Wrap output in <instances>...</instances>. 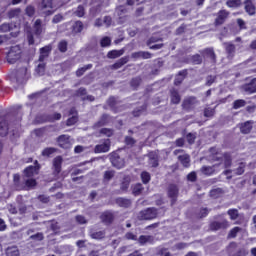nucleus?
I'll use <instances>...</instances> for the list:
<instances>
[{"label":"nucleus","mask_w":256,"mask_h":256,"mask_svg":"<svg viewBox=\"0 0 256 256\" xmlns=\"http://www.w3.org/2000/svg\"><path fill=\"white\" fill-rule=\"evenodd\" d=\"M21 46L16 45L9 48L7 54H6V61L10 65H14V63H17L19 59H21Z\"/></svg>","instance_id":"nucleus-1"},{"label":"nucleus","mask_w":256,"mask_h":256,"mask_svg":"<svg viewBox=\"0 0 256 256\" xmlns=\"http://www.w3.org/2000/svg\"><path fill=\"white\" fill-rule=\"evenodd\" d=\"M63 4H57V0H43L41 3V11L44 15H53L57 7Z\"/></svg>","instance_id":"nucleus-2"},{"label":"nucleus","mask_w":256,"mask_h":256,"mask_svg":"<svg viewBox=\"0 0 256 256\" xmlns=\"http://www.w3.org/2000/svg\"><path fill=\"white\" fill-rule=\"evenodd\" d=\"M157 209L156 208H147L142 210L138 214L139 221H151V219H157Z\"/></svg>","instance_id":"nucleus-3"},{"label":"nucleus","mask_w":256,"mask_h":256,"mask_svg":"<svg viewBox=\"0 0 256 256\" xmlns=\"http://www.w3.org/2000/svg\"><path fill=\"white\" fill-rule=\"evenodd\" d=\"M166 191L167 197L171 201V205H175V203H177V198L179 197V186L176 184H169Z\"/></svg>","instance_id":"nucleus-4"},{"label":"nucleus","mask_w":256,"mask_h":256,"mask_svg":"<svg viewBox=\"0 0 256 256\" xmlns=\"http://www.w3.org/2000/svg\"><path fill=\"white\" fill-rule=\"evenodd\" d=\"M17 125H19V120H15V118H0V129H9L17 127Z\"/></svg>","instance_id":"nucleus-5"},{"label":"nucleus","mask_w":256,"mask_h":256,"mask_svg":"<svg viewBox=\"0 0 256 256\" xmlns=\"http://www.w3.org/2000/svg\"><path fill=\"white\" fill-rule=\"evenodd\" d=\"M62 165H63V157L62 156H56L52 161V172L55 177L59 175L62 171Z\"/></svg>","instance_id":"nucleus-6"},{"label":"nucleus","mask_w":256,"mask_h":256,"mask_svg":"<svg viewBox=\"0 0 256 256\" xmlns=\"http://www.w3.org/2000/svg\"><path fill=\"white\" fill-rule=\"evenodd\" d=\"M29 77V71L27 68L23 67L18 70L16 73L10 74V79H16V81L22 82L24 79Z\"/></svg>","instance_id":"nucleus-7"},{"label":"nucleus","mask_w":256,"mask_h":256,"mask_svg":"<svg viewBox=\"0 0 256 256\" xmlns=\"http://www.w3.org/2000/svg\"><path fill=\"white\" fill-rule=\"evenodd\" d=\"M110 161L116 169H123V167H125V160H123V158H121L117 153L111 154Z\"/></svg>","instance_id":"nucleus-8"},{"label":"nucleus","mask_w":256,"mask_h":256,"mask_svg":"<svg viewBox=\"0 0 256 256\" xmlns=\"http://www.w3.org/2000/svg\"><path fill=\"white\" fill-rule=\"evenodd\" d=\"M26 233L27 235H30L29 241H33L34 243H38L39 241H43V239H45L43 232L33 234L35 233V229H28Z\"/></svg>","instance_id":"nucleus-9"},{"label":"nucleus","mask_w":256,"mask_h":256,"mask_svg":"<svg viewBox=\"0 0 256 256\" xmlns=\"http://www.w3.org/2000/svg\"><path fill=\"white\" fill-rule=\"evenodd\" d=\"M57 142L62 149H71V137L61 135L58 137Z\"/></svg>","instance_id":"nucleus-10"},{"label":"nucleus","mask_w":256,"mask_h":256,"mask_svg":"<svg viewBox=\"0 0 256 256\" xmlns=\"http://www.w3.org/2000/svg\"><path fill=\"white\" fill-rule=\"evenodd\" d=\"M229 227V221H214L210 224L211 231H219V229H227Z\"/></svg>","instance_id":"nucleus-11"},{"label":"nucleus","mask_w":256,"mask_h":256,"mask_svg":"<svg viewBox=\"0 0 256 256\" xmlns=\"http://www.w3.org/2000/svg\"><path fill=\"white\" fill-rule=\"evenodd\" d=\"M116 205L118 207H122L123 209H129L131 205H133V200L129 198H124V197H118L115 200Z\"/></svg>","instance_id":"nucleus-12"},{"label":"nucleus","mask_w":256,"mask_h":256,"mask_svg":"<svg viewBox=\"0 0 256 256\" xmlns=\"http://www.w3.org/2000/svg\"><path fill=\"white\" fill-rule=\"evenodd\" d=\"M13 27L16 31L12 32L11 35L12 37H17V35L19 34V28L17 27V25L4 23L0 26V31L2 33H7V31H13Z\"/></svg>","instance_id":"nucleus-13"},{"label":"nucleus","mask_w":256,"mask_h":256,"mask_svg":"<svg viewBox=\"0 0 256 256\" xmlns=\"http://www.w3.org/2000/svg\"><path fill=\"white\" fill-rule=\"evenodd\" d=\"M100 219L105 225H111L115 221V214L111 211H106L101 214Z\"/></svg>","instance_id":"nucleus-14"},{"label":"nucleus","mask_w":256,"mask_h":256,"mask_svg":"<svg viewBox=\"0 0 256 256\" xmlns=\"http://www.w3.org/2000/svg\"><path fill=\"white\" fill-rule=\"evenodd\" d=\"M149 165L152 167H159V151H152L148 153Z\"/></svg>","instance_id":"nucleus-15"},{"label":"nucleus","mask_w":256,"mask_h":256,"mask_svg":"<svg viewBox=\"0 0 256 256\" xmlns=\"http://www.w3.org/2000/svg\"><path fill=\"white\" fill-rule=\"evenodd\" d=\"M111 149V141L106 140L103 144H98L95 146V153H107Z\"/></svg>","instance_id":"nucleus-16"},{"label":"nucleus","mask_w":256,"mask_h":256,"mask_svg":"<svg viewBox=\"0 0 256 256\" xmlns=\"http://www.w3.org/2000/svg\"><path fill=\"white\" fill-rule=\"evenodd\" d=\"M89 235L91 239H95L96 241H101L102 239H105V235H107V232L105 230L95 231L91 229L89 231Z\"/></svg>","instance_id":"nucleus-17"},{"label":"nucleus","mask_w":256,"mask_h":256,"mask_svg":"<svg viewBox=\"0 0 256 256\" xmlns=\"http://www.w3.org/2000/svg\"><path fill=\"white\" fill-rule=\"evenodd\" d=\"M69 118L66 122V125L67 127H71L72 125H75L76 122L78 121V118H77V110H75V108H72L70 110V114H69Z\"/></svg>","instance_id":"nucleus-18"},{"label":"nucleus","mask_w":256,"mask_h":256,"mask_svg":"<svg viewBox=\"0 0 256 256\" xmlns=\"http://www.w3.org/2000/svg\"><path fill=\"white\" fill-rule=\"evenodd\" d=\"M210 153V158L212 159V161H223V157L225 156V154L217 151V148H211Z\"/></svg>","instance_id":"nucleus-19"},{"label":"nucleus","mask_w":256,"mask_h":256,"mask_svg":"<svg viewBox=\"0 0 256 256\" xmlns=\"http://www.w3.org/2000/svg\"><path fill=\"white\" fill-rule=\"evenodd\" d=\"M229 16V13L225 10H221L218 13V16L215 20L216 25H223L225 23V19Z\"/></svg>","instance_id":"nucleus-20"},{"label":"nucleus","mask_w":256,"mask_h":256,"mask_svg":"<svg viewBox=\"0 0 256 256\" xmlns=\"http://www.w3.org/2000/svg\"><path fill=\"white\" fill-rule=\"evenodd\" d=\"M178 160L180 161L181 165H183V167H189L191 165V157L189 154L178 156Z\"/></svg>","instance_id":"nucleus-21"},{"label":"nucleus","mask_w":256,"mask_h":256,"mask_svg":"<svg viewBox=\"0 0 256 256\" xmlns=\"http://www.w3.org/2000/svg\"><path fill=\"white\" fill-rule=\"evenodd\" d=\"M243 89L246 93H256V78L252 79L249 84L243 86Z\"/></svg>","instance_id":"nucleus-22"},{"label":"nucleus","mask_w":256,"mask_h":256,"mask_svg":"<svg viewBox=\"0 0 256 256\" xmlns=\"http://www.w3.org/2000/svg\"><path fill=\"white\" fill-rule=\"evenodd\" d=\"M155 238L151 235H141L138 239V243L141 245H147V243H153Z\"/></svg>","instance_id":"nucleus-23"},{"label":"nucleus","mask_w":256,"mask_h":256,"mask_svg":"<svg viewBox=\"0 0 256 256\" xmlns=\"http://www.w3.org/2000/svg\"><path fill=\"white\" fill-rule=\"evenodd\" d=\"M124 53H125V49L111 50L108 52L107 57H108V59H117V58L121 57V55H123Z\"/></svg>","instance_id":"nucleus-24"},{"label":"nucleus","mask_w":256,"mask_h":256,"mask_svg":"<svg viewBox=\"0 0 256 256\" xmlns=\"http://www.w3.org/2000/svg\"><path fill=\"white\" fill-rule=\"evenodd\" d=\"M249 255V249L247 247H242L237 249L236 251H230V256H247Z\"/></svg>","instance_id":"nucleus-25"},{"label":"nucleus","mask_w":256,"mask_h":256,"mask_svg":"<svg viewBox=\"0 0 256 256\" xmlns=\"http://www.w3.org/2000/svg\"><path fill=\"white\" fill-rule=\"evenodd\" d=\"M44 30L45 28H43V25L41 24V20L37 19L33 26V31L35 35H41V33H43Z\"/></svg>","instance_id":"nucleus-26"},{"label":"nucleus","mask_w":256,"mask_h":256,"mask_svg":"<svg viewBox=\"0 0 256 256\" xmlns=\"http://www.w3.org/2000/svg\"><path fill=\"white\" fill-rule=\"evenodd\" d=\"M132 57L134 59H151V53L143 51L135 52L132 54Z\"/></svg>","instance_id":"nucleus-27"},{"label":"nucleus","mask_w":256,"mask_h":256,"mask_svg":"<svg viewBox=\"0 0 256 256\" xmlns=\"http://www.w3.org/2000/svg\"><path fill=\"white\" fill-rule=\"evenodd\" d=\"M13 181L16 189H18L19 191L25 189V185L21 184V176L19 174H14Z\"/></svg>","instance_id":"nucleus-28"},{"label":"nucleus","mask_w":256,"mask_h":256,"mask_svg":"<svg viewBox=\"0 0 256 256\" xmlns=\"http://www.w3.org/2000/svg\"><path fill=\"white\" fill-rule=\"evenodd\" d=\"M157 256H173V254L169 251V248L159 247L156 249Z\"/></svg>","instance_id":"nucleus-29"},{"label":"nucleus","mask_w":256,"mask_h":256,"mask_svg":"<svg viewBox=\"0 0 256 256\" xmlns=\"http://www.w3.org/2000/svg\"><path fill=\"white\" fill-rule=\"evenodd\" d=\"M215 167H217V165L214 166H203L200 171L201 173H203V175H213V173H215Z\"/></svg>","instance_id":"nucleus-30"},{"label":"nucleus","mask_w":256,"mask_h":256,"mask_svg":"<svg viewBox=\"0 0 256 256\" xmlns=\"http://www.w3.org/2000/svg\"><path fill=\"white\" fill-rule=\"evenodd\" d=\"M126 63H129V57L125 56L121 59H119L115 64H113V69H121V67H123V65H125Z\"/></svg>","instance_id":"nucleus-31"},{"label":"nucleus","mask_w":256,"mask_h":256,"mask_svg":"<svg viewBox=\"0 0 256 256\" xmlns=\"http://www.w3.org/2000/svg\"><path fill=\"white\" fill-rule=\"evenodd\" d=\"M245 11L248 13V15H253L255 13V5H253L251 0H247L245 2Z\"/></svg>","instance_id":"nucleus-32"},{"label":"nucleus","mask_w":256,"mask_h":256,"mask_svg":"<svg viewBox=\"0 0 256 256\" xmlns=\"http://www.w3.org/2000/svg\"><path fill=\"white\" fill-rule=\"evenodd\" d=\"M113 177H115V170H107L104 172L103 182L109 183V181H111V179H113Z\"/></svg>","instance_id":"nucleus-33"},{"label":"nucleus","mask_w":256,"mask_h":256,"mask_svg":"<svg viewBox=\"0 0 256 256\" xmlns=\"http://www.w3.org/2000/svg\"><path fill=\"white\" fill-rule=\"evenodd\" d=\"M49 51H51L50 46H46L40 49L39 61H44L46 57L49 56Z\"/></svg>","instance_id":"nucleus-34"},{"label":"nucleus","mask_w":256,"mask_h":256,"mask_svg":"<svg viewBox=\"0 0 256 256\" xmlns=\"http://www.w3.org/2000/svg\"><path fill=\"white\" fill-rule=\"evenodd\" d=\"M49 51H51L50 46H46L40 49L39 61H44L46 57L49 56Z\"/></svg>","instance_id":"nucleus-35"},{"label":"nucleus","mask_w":256,"mask_h":256,"mask_svg":"<svg viewBox=\"0 0 256 256\" xmlns=\"http://www.w3.org/2000/svg\"><path fill=\"white\" fill-rule=\"evenodd\" d=\"M6 256H20L19 248L17 246L8 247L6 249Z\"/></svg>","instance_id":"nucleus-36"},{"label":"nucleus","mask_w":256,"mask_h":256,"mask_svg":"<svg viewBox=\"0 0 256 256\" xmlns=\"http://www.w3.org/2000/svg\"><path fill=\"white\" fill-rule=\"evenodd\" d=\"M224 191L221 188H216L210 191V197L212 199H219L223 196Z\"/></svg>","instance_id":"nucleus-37"},{"label":"nucleus","mask_w":256,"mask_h":256,"mask_svg":"<svg viewBox=\"0 0 256 256\" xmlns=\"http://www.w3.org/2000/svg\"><path fill=\"white\" fill-rule=\"evenodd\" d=\"M37 173V167L36 166H29L24 170L25 177H33Z\"/></svg>","instance_id":"nucleus-38"},{"label":"nucleus","mask_w":256,"mask_h":256,"mask_svg":"<svg viewBox=\"0 0 256 256\" xmlns=\"http://www.w3.org/2000/svg\"><path fill=\"white\" fill-rule=\"evenodd\" d=\"M145 188L143 187V184L138 183L136 185H134L133 189H132V193L133 195H135V197H138V195H141V193H143V190Z\"/></svg>","instance_id":"nucleus-39"},{"label":"nucleus","mask_w":256,"mask_h":256,"mask_svg":"<svg viewBox=\"0 0 256 256\" xmlns=\"http://www.w3.org/2000/svg\"><path fill=\"white\" fill-rule=\"evenodd\" d=\"M59 119H61V114L56 113L54 114L53 117H45L42 120H39V118H37V123H45V121H59Z\"/></svg>","instance_id":"nucleus-40"},{"label":"nucleus","mask_w":256,"mask_h":256,"mask_svg":"<svg viewBox=\"0 0 256 256\" xmlns=\"http://www.w3.org/2000/svg\"><path fill=\"white\" fill-rule=\"evenodd\" d=\"M227 215H229L231 221H236V219H239V210H237V209H229L227 211Z\"/></svg>","instance_id":"nucleus-41"},{"label":"nucleus","mask_w":256,"mask_h":256,"mask_svg":"<svg viewBox=\"0 0 256 256\" xmlns=\"http://www.w3.org/2000/svg\"><path fill=\"white\" fill-rule=\"evenodd\" d=\"M23 185H24V189L25 187H35L37 185V181L35 179H27V178H23Z\"/></svg>","instance_id":"nucleus-42"},{"label":"nucleus","mask_w":256,"mask_h":256,"mask_svg":"<svg viewBox=\"0 0 256 256\" xmlns=\"http://www.w3.org/2000/svg\"><path fill=\"white\" fill-rule=\"evenodd\" d=\"M171 101L175 105H177L181 101V96H179V93L177 91H175V90L171 91Z\"/></svg>","instance_id":"nucleus-43"},{"label":"nucleus","mask_w":256,"mask_h":256,"mask_svg":"<svg viewBox=\"0 0 256 256\" xmlns=\"http://www.w3.org/2000/svg\"><path fill=\"white\" fill-rule=\"evenodd\" d=\"M142 183H144V185H147V183H149V181H151V174L147 171H143L140 175Z\"/></svg>","instance_id":"nucleus-44"},{"label":"nucleus","mask_w":256,"mask_h":256,"mask_svg":"<svg viewBox=\"0 0 256 256\" xmlns=\"http://www.w3.org/2000/svg\"><path fill=\"white\" fill-rule=\"evenodd\" d=\"M56 151H57V149L53 148V147L45 148L42 151V157H51V155H53V153H55Z\"/></svg>","instance_id":"nucleus-45"},{"label":"nucleus","mask_w":256,"mask_h":256,"mask_svg":"<svg viewBox=\"0 0 256 256\" xmlns=\"http://www.w3.org/2000/svg\"><path fill=\"white\" fill-rule=\"evenodd\" d=\"M157 41H159V39L152 37L149 42L148 45L150 47V49H161L163 47V44H155V45H151V43H157Z\"/></svg>","instance_id":"nucleus-46"},{"label":"nucleus","mask_w":256,"mask_h":256,"mask_svg":"<svg viewBox=\"0 0 256 256\" xmlns=\"http://www.w3.org/2000/svg\"><path fill=\"white\" fill-rule=\"evenodd\" d=\"M240 129H253L255 127V122L253 121H246L241 124H239Z\"/></svg>","instance_id":"nucleus-47"},{"label":"nucleus","mask_w":256,"mask_h":256,"mask_svg":"<svg viewBox=\"0 0 256 256\" xmlns=\"http://www.w3.org/2000/svg\"><path fill=\"white\" fill-rule=\"evenodd\" d=\"M185 75H186V72H185V71L180 72V73L176 76L175 81H174V84H175V85H181V83H183V79H185Z\"/></svg>","instance_id":"nucleus-48"},{"label":"nucleus","mask_w":256,"mask_h":256,"mask_svg":"<svg viewBox=\"0 0 256 256\" xmlns=\"http://www.w3.org/2000/svg\"><path fill=\"white\" fill-rule=\"evenodd\" d=\"M75 221L78 223V225H87L88 223L87 218H85L83 215H76Z\"/></svg>","instance_id":"nucleus-49"},{"label":"nucleus","mask_w":256,"mask_h":256,"mask_svg":"<svg viewBox=\"0 0 256 256\" xmlns=\"http://www.w3.org/2000/svg\"><path fill=\"white\" fill-rule=\"evenodd\" d=\"M19 15H21V9H19V8L10 10V11L8 12V17H9V19H13V18H15V17H19Z\"/></svg>","instance_id":"nucleus-50"},{"label":"nucleus","mask_w":256,"mask_h":256,"mask_svg":"<svg viewBox=\"0 0 256 256\" xmlns=\"http://www.w3.org/2000/svg\"><path fill=\"white\" fill-rule=\"evenodd\" d=\"M36 73H37V75L45 74V63H43V61H40V63L37 65Z\"/></svg>","instance_id":"nucleus-51"},{"label":"nucleus","mask_w":256,"mask_h":256,"mask_svg":"<svg viewBox=\"0 0 256 256\" xmlns=\"http://www.w3.org/2000/svg\"><path fill=\"white\" fill-rule=\"evenodd\" d=\"M100 45L101 47H109V45H111V38L109 36H104L100 40Z\"/></svg>","instance_id":"nucleus-52"},{"label":"nucleus","mask_w":256,"mask_h":256,"mask_svg":"<svg viewBox=\"0 0 256 256\" xmlns=\"http://www.w3.org/2000/svg\"><path fill=\"white\" fill-rule=\"evenodd\" d=\"M74 33H81L83 31V22L77 21L73 26Z\"/></svg>","instance_id":"nucleus-53"},{"label":"nucleus","mask_w":256,"mask_h":256,"mask_svg":"<svg viewBox=\"0 0 256 256\" xmlns=\"http://www.w3.org/2000/svg\"><path fill=\"white\" fill-rule=\"evenodd\" d=\"M241 231V227H234L232 230H230L228 236L231 239H235V237H237V233H239Z\"/></svg>","instance_id":"nucleus-54"},{"label":"nucleus","mask_w":256,"mask_h":256,"mask_svg":"<svg viewBox=\"0 0 256 256\" xmlns=\"http://www.w3.org/2000/svg\"><path fill=\"white\" fill-rule=\"evenodd\" d=\"M245 105H246L245 100H241V99L240 100H236L233 103L234 109H241V107H245Z\"/></svg>","instance_id":"nucleus-55"},{"label":"nucleus","mask_w":256,"mask_h":256,"mask_svg":"<svg viewBox=\"0 0 256 256\" xmlns=\"http://www.w3.org/2000/svg\"><path fill=\"white\" fill-rule=\"evenodd\" d=\"M226 5L228 7H239V5H241V0H228L226 2Z\"/></svg>","instance_id":"nucleus-56"},{"label":"nucleus","mask_w":256,"mask_h":256,"mask_svg":"<svg viewBox=\"0 0 256 256\" xmlns=\"http://www.w3.org/2000/svg\"><path fill=\"white\" fill-rule=\"evenodd\" d=\"M107 119H109V116L103 115L102 118L96 123L95 127H103L107 123Z\"/></svg>","instance_id":"nucleus-57"},{"label":"nucleus","mask_w":256,"mask_h":256,"mask_svg":"<svg viewBox=\"0 0 256 256\" xmlns=\"http://www.w3.org/2000/svg\"><path fill=\"white\" fill-rule=\"evenodd\" d=\"M125 143L128 147H133V145H135L137 143V141L133 137L126 136Z\"/></svg>","instance_id":"nucleus-58"},{"label":"nucleus","mask_w":256,"mask_h":256,"mask_svg":"<svg viewBox=\"0 0 256 256\" xmlns=\"http://www.w3.org/2000/svg\"><path fill=\"white\" fill-rule=\"evenodd\" d=\"M91 67H93V65L88 64L86 67L80 68L76 71V75L77 77H81V75H83V73H85L87 71V69H91Z\"/></svg>","instance_id":"nucleus-59"},{"label":"nucleus","mask_w":256,"mask_h":256,"mask_svg":"<svg viewBox=\"0 0 256 256\" xmlns=\"http://www.w3.org/2000/svg\"><path fill=\"white\" fill-rule=\"evenodd\" d=\"M186 139L190 145H193V143H195V139H197V136L193 133H189L186 135Z\"/></svg>","instance_id":"nucleus-60"},{"label":"nucleus","mask_w":256,"mask_h":256,"mask_svg":"<svg viewBox=\"0 0 256 256\" xmlns=\"http://www.w3.org/2000/svg\"><path fill=\"white\" fill-rule=\"evenodd\" d=\"M235 175H243V173H245V164L240 163L239 167L234 170Z\"/></svg>","instance_id":"nucleus-61"},{"label":"nucleus","mask_w":256,"mask_h":256,"mask_svg":"<svg viewBox=\"0 0 256 256\" xmlns=\"http://www.w3.org/2000/svg\"><path fill=\"white\" fill-rule=\"evenodd\" d=\"M207 215H209V209L207 208H201L199 213H198V217L200 219H203V217H207Z\"/></svg>","instance_id":"nucleus-62"},{"label":"nucleus","mask_w":256,"mask_h":256,"mask_svg":"<svg viewBox=\"0 0 256 256\" xmlns=\"http://www.w3.org/2000/svg\"><path fill=\"white\" fill-rule=\"evenodd\" d=\"M58 49H59V51H61V53H65V51H67V42L66 41H61L58 44Z\"/></svg>","instance_id":"nucleus-63"},{"label":"nucleus","mask_w":256,"mask_h":256,"mask_svg":"<svg viewBox=\"0 0 256 256\" xmlns=\"http://www.w3.org/2000/svg\"><path fill=\"white\" fill-rule=\"evenodd\" d=\"M100 135H105V137H112L113 130L112 129H102V130H100Z\"/></svg>","instance_id":"nucleus-64"}]
</instances>
